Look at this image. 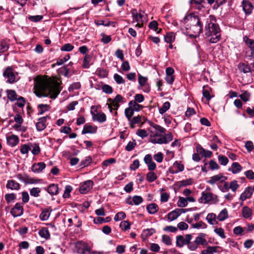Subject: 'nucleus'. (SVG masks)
<instances>
[{
  "instance_id": "nucleus-1",
  "label": "nucleus",
  "mask_w": 254,
  "mask_h": 254,
  "mask_svg": "<svg viewBox=\"0 0 254 254\" xmlns=\"http://www.w3.org/2000/svg\"><path fill=\"white\" fill-rule=\"evenodd\" d=\"M34 93L39 97L55 99L61 92L60 83L55 78L38 76L34 79Z\"/></svg>"
},
{
  "instance_id": "nucleus-2",
  "label": "nucleus",
  "mask_w": 254,
  "mask_h": 254,
  "mask_svg": "<svg viewBox=\"0 0 254 254\" xmlns=\"http://www.w3.org/2000/svg\"><path fill=\"white\" fill-rule=\"evenodd\" d=\"M205 34L207 37H210L209 41L212 43L218 42L220 38V29L218 26L210 20H207L205 26Z\"/></svg>"
},
{
  "instance_id": "nucleus-3",
  "label": "nucleus",
  "mask_w": 254,
  "mask_h": 254,
  "mask_svg": "<svg viewBox=\"0 0 254 254\" xmlns=\"http://www.w3.org/2000/svg\"><path fill=\"white\" fill-rule=\"evenodd\" d=\"M173 140V135L171 133L166 134L164 135L156 132L149 137V141L153 143L166 144Z\"/></svg>"
},
{
  "instance_id": "nucleus-4",
  "label": "nucleus",
  "mask_w": 254,
  "mask_h": 254,
  "mask_svg": "<svg viewBox=\"0 0 254 254\" xmlns=\"http://www.w3.org/2000/svg\"><path fill=\"white\" fill-rule=\"evenodd\" d=\"M131 12L133 21L137 23L136 26L142 27L143 23L147 21V16L144 12L141 10L138 11L136 9H133Z\"/></svg>"
},
{
  "instance_id": "nucleus-5",
  "label": "nucleus",
  "mask_w": 254,
  "mask_h": 254,
  "mask_svg": "<svg viewBox=\"0 0 254 254\" xmlns=\"http://www.w3.org/2000/svg\"><path fill=\"white\" fill-rule=\"evenodd\" d=\"M199 201L203 203L216 204L219 202L218 196L211 192L203 191Z\"/></svg>"
},
{
  "instance_id": "nucleus-6",
  "label": "nucleus",
  "mask_w": 254,
  "mask_h": 254,
  "mask_svg": "<svg viewBox=\"0 0 254 254\" xmlns=\"http://www.w3.org/2000/svg\"><path fill=\"white\" fill-rule=\"evenodd\" d=\"M187 18H189L191 22L195 23V24L191 27V29L195 36H198L202 31V24L200 19L197 16L191 15L188 16Z\"/></svg>"
},
{
  "instance_id": "nucleus-7",
  "label": "nucleus",
  "mask_w": 254,
  "mask_h": 254,
  "mask_svg": "<svg viewBox=\"0 0 254 254\" xmlns=\"http://www.w3.org/2000/svg\"><path fill=\"white\" fill-rule=\"evenodd\" d=\"M192 239V236L190 234H187L185 237L179 235L176 237L177 246L182 248L184 245H187Z\"/></svg>"
},
{
  "instance_id": "nucleus-8",
  "label": "nucleus",
  "mask_w": 254,
  "mask_h": 254,
  "mask_svg": "<svg viewBox=\"0 0 254 254\" xmlns=\"http://www.w3.org/2000/svg\"><path fill=\"white\" fill-rule=\"evenodd\" d=\"M75 248L77 253L81 254H87L90 250V247L88 244L82 242L77 243Z\"/></svg>"
},
{
  "instance_id": "nucleus-9",
  "label": "nucleus",
  "mask_w": 254,
  "mask_h": 254,
  "mask_svg": "<svg viewBox=\"0 0 254 254\" xmlns=\"http://www.w3.org/2000/svg\"><path fill=\"white\" fill-rule=\"evenodd\" d=\"M91 114L93 121H97L100 123H102L106 121V116L105 114L102 112H97L96 110L95 112L91 111Z\"/></svg>"
},
{
  "instance_id": "nucleus-10",
  "label": "nucleus",
  "mask_w": 254,
  "mask_h": 254,
  "mask_svg": "<svg viewBox=\"0 0 254 254\" xmlns=\"http://www.w3.org/2000/svg\"><path fill=\"white\" fill-rule=\"evenodd\" d=\"M10 213L14 217H19L23 213V208L21 203H17L11 209Z\"/></svg>"
},
{
  "instance_id": "nucleus-11",
  "label": "nucleus",
  "mask_w": 254,
  "mask_h": 254,
  "mask_svg": "<svg viewBox=\"0 0 254 254\" xmlns=\"http://www.w3.org/2000/svg\"><path fill=\"white\" fill-rule=\"evenodd\" d=\"M3 76L7 78V81L11 83L15 81V75L10 67H7L3 73Z\"/></svg>"
},
{
  "instance_id": "nucleus-12",
  "label": "nucleus",
  "mask_w": 254,
  "mask_h": 254,
  "mask_svg": "<svg viewBox=\"0 0 254 254\" xmlns=\"http://www.w3.org/2000/svg\"><path fill=\"white\" fill-rule=\"evenodd\" d=\"M108 101L111 102V105L114 107V110L117 111L120 107L119 103L125 102V99L121 95H117L114 99H109Z\"/></svg>"
},
{
  "instance_id": "nucleus-13",
  "label": "nucleus",
  "mask_w": 254,
  "mask_h": 254,
  "mask_svg": "<svg viewBox=\"0 0 254 254\" xmlns=\"http://www.w3.org/2000/svg\"><path fill=\"white\" fill-rule=\"evenodd\" d=\"M186 209L183 208H177L170 212L168 214V218L170 221L176 219L182 213H185Z\"/></svg>"
},
{
  "instance_id": "nucleus-14",
  "label": "nucleus",
  "mask_w": 254,
  "mask_h": 254,
  "mask_svg": "<svg viewBox=\"0 0 254 254\" xmlns=\"http://www.w3.org/2000/svg\"><path fill=\"white\" fill-rule=\"evenodd\" d=\"M226 179L227 178L225 176H223L221 174H219L211 177L207 182L212 185H213L217 182L223 183Z\"/></svg>"
},
{
  "instance_id": "nucleus-15",
  "label": "nucleus",
  "mask_w": 254,
  "mask_h": 254,
  "mask_svg": "<svg viewBox=\"0 0 254 254\" xmlns=\"http://www.w3.org/2000/svg\"><path fill=\"white\" fill-rule=\"evenodd\" d=\"M93 185V181L91 180L86 181L81 185L79 188V191L81 193L85 194L91 190Z\"/></svg>"
},
{
  "instance_id": "nucleus-16",
  "label": "nucleus",
  "mask_w": 254,
  "mask_h": 254,
  "mask_svg": "<svg viewBox=\"0 0 254 254\" xmlns=\"http://www.w3.org/2000/svg\"><path fill=\"white\" fill-rule=\"evenodd\" d=\"M184 170V166L178 161H176L172 168L169 169V172L171 174H177Z\"/></svg>"
},
{
  "instance_id": "nucleus-17",
  "label": "nucleus",
  "mask_w": 254,
  "mask_h": 254,
  "mask_svg": "<svg viewBox=\"0 0 254 254\" xmlns=\"http://www.w3.org/2000/svg\"><path fill=\"white\" fill-rule=\"evenodd\" d=\"M46 167V164L44 162L34 163L31 167V170L34 173H39Z\"/></svg>"
},
{
  "instance_id": "nucleus-18",
  "label": "nucleus",
  "mask_w": 254,
  "mask_h": 254,
  "mask_svg": "<svg viewBox=\"0 0 254 254\" xmlns=\"http://www.w3.org/2000/svg\"><path fill=\"white\" fill-rule=\"evenodd\" d=\"M242 6L244 12L247 14H250L254 8L252 3L248 0H243Z\"/></svg>"
},
{
  "instance_id": "nucleus-19",
  "label": "nucleus",
  "mask_w": 254,
  "mask_h": 254,
  "mask_svg": "<svg viewBox=\"0 0 254 254\" xmlns=\"http://www.w3.org/2000/svg\"><path fill=\"white\" fill-rule=\"evenodd\" d=\"M7 144L12 146H16L19 142V139L18 137L16 135H11L6 137Z\"/></svg>"
},
{
  "instance_id": "nucleus-20",
  "label": "nucleus",
  "mask_w": 254,
  "mask_h": 254,
  "mask_svg": "<svg viewBox=\"0 0 254 254\" xmlns=\"http://www.w3.org/2000/svg\"><path fill=\"white\" fill-rule=\"evenodd\" d=\"M253 190L251 187H248L246 188L244 192H243L241 196L240 199L242 200H245L247 198H250L253 194Z\"/></svg>"
},
{
  "instance_id": "nucleus-21",
  "label": "nucleus",
  "mask_w": 254,
  "mask_h": 254,
  "mask_svg": "<svg viewBox=\"0 0 254 254\" xmlns=\"http://www.w3.org/2000/svg\"><path fill=\"white\" fill-rule=\"evenodd\" d=\"M47 117H44L39 119L38 122L37 123L36 126L38 131H42L46 127V122Z\"/></svg>"
},
{
  "instance_id": "nucleus-22",
  "label": "nucleus",
  "mask_w": 254,
  "mask_h": 254,
  "mask_svg": "<svg viewBox=\"0 0 254 254\" xmlns=\"http://www.w3.org/2000/svg\"><path fill=\"white\" fill-rule=\"evenodd\" d=\"M97 127H94L91 125H89L88 124H86L83 127V129L82 131V134H86V133H95L97 131Z\"/></svg>"
},
{
  "instance_id": "nucleus-23",
  "label": "nucleus",
  "mask_w": 254,
  "mask_h": 254,
  "mask_svg": "<svg viewBox=\"0 0 254 254\" xmlns=\"http://www.w3.org/2000/svg\"><path fill=\"white\" fill-rule=\"evenodd\" d=\"M143 201V198L138 195L133 196L130 200H128L127 203L129 205H137Z\"/></svg>"
},
{
  "instance_id": "nucleus-24",
  "label": "nucleus",
  "mask_w": 254,
  "mask_h": 254,
  "mask_svg": "<svg viewBox=\"0 0 254 254\" xmlns=\"http://www.w3.org/2000/svg\"><path fill=\"white\" fill-rule=\"evenodd\" d=\"M244 40L246 44L250 48L252 57L254 59V40L249 39L248 37H245Z\"/></svg>"
},
{
  "instance_id": "nucleus-25",
  "label": "nucleus",
  "mask_w": 254,
  "mask_h": 254,
  "mask_svg": "<svg viewBox=\"0 0 254 254\" xmlns=\"http://www.w3.org/2000/svg\"><path fill=\"white\" fill-rule=\"evenodd\" d=\"M59 188L58 185L52 184L47 188V191L52 195H56L58 193Z\"/></svg>"
},
{
  "instance_id": "nucleus-26",
  "label": "nucleus",
  "mask_w": 254,
  "mask_h": 254,
  "mask_svg": "<svg viewBox=\"0 0 254 254\" xmlns=\"http://www.w3.org/2000/svg\"><path fill=\"white\" fill-rule=\"evenodd\" d=\"M206 219L211 225H216L218 223L216 220V214L213 213H210L207 214Z\"/></svg>"
},
{
  "instance_id": "nucleus-27",
  "label": "nucleus",
  "mask_w": 254,
  "mask_h": 254,
  "mask_svg": "<svg viewBox=\"0 0 254 254\" xmlns=\"http://www.w3.org/2000/svg\"><path fill=\"white\" fill-rule=\"evenodd\" d=\"M6 187L8 189L11 190H18L20 188L19 183H17L14 180H9L7 181Z\"/></svg>"
},
{
  "instance_id": "nucleus-28",
  "label": "nucleus",
  "mask_w": 254,
  "mask_h": 254,
  "mask_svg": "<svg viewBox=\"0 0 254 254\" xmlns=\"http://www.w3.org/2000/svg\"><path fill=\"white\" fill-rule=\"evenodd\" d=\"M242 167L238 162H234L232 163L230 171L233 174H237L241 171Z\"/></svg>"
},
{
  "instance_id": "nucleus-29",
  "label": "nucleus",
  "mask_w": 254,
  "mask_h": 254,
  "mask_svg": "<svg viewBox=\"0 0 254 254\" xmlns=\"http://www.w3.org/2000/svg\"><path fill=\"white\" fill-rule=\"evenodd\" d=\"M218 248L216 246H209L206 249L202 250L201 254H214L217 252Z\"/></svg>"
},
{
  "instance_id": "nucleus-30",
  "label": "nucleus",
  "mask_w": 254,
  "mask_h": 254,
  "mask_svg": "<svg viewBox=\"0 0 254 254\" xmlns=\"http://www.w3.org/2000/svg\"><path fill=\"white\" fill-rule=\"evenodd\" d=\"M228 217V213L227 209H222L217 216V219L220 221H223Z\"/></svg>"
},
{
  "instance_id": "nucleus-31",
  "label": "nucleus",
  "mask_w": 254,
  "mask_h": 254,
  "mask_svg": "<svg viewBox=\"0 0 254 254\" xmlns=\"http://www.w3.org/2000/svg\"><path fill=\"white\" fill-rule=\"evenodd\" d=\"M129 122V127L131 128H134L135 127V125L139 124L141 122V116H137L133 117L131 119L130 118V120H128Z\"/></svg>"
},
{
  "instance_id": "nucleus-32",
  "label": "nucleus",
  "mask_w": 254,
  "mask_h": 254,
  "mask_svg": "<svg viewBox=\"0 0 254 254\" xmlns=\"http://www.w3.org/2000/svg\"><path fill=\"white\" fill-rule=\"evenodd\" d=\"M7 97L11 101H14L17 99V95L16 92L13 90H7Z\"/></svg>"
},
{
  "instance_id": "nucleus-33",
  "label": "nucleus",
  "mask_w": 254,
  "mask_h": 254,
  "mask_svg": "<svg viewBox=\"0 0 254 254\" xmlns=\"http://www.w3.org/2000/svg\"><path fill=\"white\" fill-rule=\"evenodd\" d=\"M38 108L39 109L38 111V115H42L45 112L48 111L50 109V107L48 104H39L38 105Z\"/></svg>"
},
{
  "instance_id": "nucleus-34",
  "label": "nucleus",
  "mask_w": 254,
  "mask_h": 254,
  "mask_svg": "<svg viewBox=\"0 0 254 254\" xmlns=\"http://www.w3.org/2000/svg\"><path fill=\"white\" fill-rule=\"evenodd\" d=\"M146 209L150 214H155L157 212L158 207L155 203H151L147 206Z\"/></svg>"
},
{
  "instance_id": "nucleus-35",
  "label": "nucleus",
  "mask_w": 254,
  "mask_h": 254,
  "mask_svg": "<svg viewBox=\"0 0 254 254\" xmlns=\"http://www.w3.org/2000/svg\"><path fill=\"white\" fill-rule=\"evenodd\" d=\"M243 216L245 218H250L252 215V210L247 206L243 207L242 210Z\"/></svg>"
},
{
  "instance_id": "nucleus-36",
  "label": "nucleus",
  "mask_w": 254,
  "mask_h": 254,
  "mask_svg": "<svg viewBox=\"0 0 254 254\" xmlns=\"http://www.w3.org/2000/svg\"><path fill=\"white\" fill-rule=\"evenodd\" d=\"M128 106L132 109L134 112L138 111L143 107L142 106L134 102V101H130L128 103Z\"/></svg>"
},
{
  "instance_id": "nucleus-37",
  "label": "nucleus",
  "mask_w": 254,
  "mask_h": 254,
  "mask_svg": "<svg viewBox=\"0 0 254 254\" xmlns=\"http://www.w3.org/2000/svg\"><path fill=\"white\" fill-rule=\"evenodd\" d=\"M39 235L46 239H48L50 237V233L48 230L46 228H43L39 232Z\"/></svg>"
},
{
  "instance_id": "nucleus-38",
  "label": "nucleus",
  "mask_w": 254,
  "mask_h": 254,
  "mask_svg": "<svg viewBox=\"0 0 254 254\" xmlns=\"http://www.w3.org/2000/svg\"><path fill=\"white\" fill-rule=\"evenodd\" d=\"M175 39V34L173 33H169L164 37L165 41L168 43H173Z\"/></svg>"
},
{
  "instance_id": "nucleus-39",
  "label": "nucleus",
  "mask_w": 254,
  "mask_h": 254,
  "mask_svg": "<svg viewBox=\"0 0 254 254\" xmlns=\"http://www.w3.org/2000/svg\"><path fill=\"white\" fill-rule=\"evenodd\" d=\"M91 60V56L89 55H86L83 63V66L85 68H88L90 66V63Z\"/></svg>"
},
{
  "instance_id": "nucleus-40",
  "label": "nucleus",
  "mask_w": 254,
  "mask_h": 254,
  "mask_svg": "<svg viewBox=\"0 0 254 254\" xmlns=\"http://www.w3.org/2000/svg\"><path fill=\"white\" fill-rule=\"evenodd\" d=\"M192 182L193 181L191 179H189L178 182V185L180 187H185L191 185L192 184Z\"/></svg>"
},
{
  "instance_id": "nucleus-41",
  "label": "nucleus",
  "mask_w": 254,
  "mask_h": 254,
  "mask_svg": "<svg viewBox=\"0 0 254 254\" xmlns=\"http://www.w3.org/2000/svg\"><path fill=\"white\" fill-rule=\"evenodd\" d=\"M134 111L129 106L125 110V114L128 120H130V118L133 116Z\"/></svg>"
},
{
  "instance_id": "nucleus-42",
  "label": "nucleus",
  "mask_w": 254,
  "mask_h": 254,
  "mask_svg": "<svg viewBox=\"0 0 254 254\" xmlns=\"http://www.w3.org/2000/svg\"><path fill=\"white\" fill-rule=\"evenodd\" d=\"M170 107V102L167 101L165 102L162 107L159 109V113L161 114H163L167 111H168Z\"/></svg>"
},
{
  "instance_id": "nucleus-43",
  "label": "nucleus",
  "mask_w": 254,
  "mask_h": 254,
  "mask_svg": "<svg viewBox=\"0 0 254 254\" xmlns=\"http://www.w3.org/2000/svg\"><path fill=\"white\" fill-rule=\"evenodd\" d=\"M239 97L243 101L246 102L250 100L251 94L248 91H245Z\"/></svg>"
},
{
  "instance_id": "nucleus-44",
  "label": "nucleus",
  "mask_w": 254,
  "mask_h": 254,
  "mask_svg": "<svg viewBox=\"0 0 254 254\" xmlns=\"http://www.w3.org/2000/svg\"><path fill=\"white\" fill-rule=\"evenodd\" d=\"M138 83L141 86H145L147 85V78L141 75H138Z\"/></svg>"
},
{
  "instance_id": "nucleus-45",
  "label": "nucleus",
  "mask_w": 254,
  "mask_h": 254,
  "mask_svg": "<svg viewBox=\"0 0 254 254\" xmlns=\"http://www.w3.org/2000/svg\"><path fill=\"white\" fill-rule=\"evenodd\" d=\"M149 27L150 29L154 30L157 33H160L161 31V29L158 30V23L156 21H153L151 22L149 24Z\"/></svg>"
},
{
  "instance_id": "nucleus-46",
  "label": "nucleus",
  "mask_w": 254,
  "mask_h": 254,
  "mask_svg": "<svg viewBox=\"0 0 254 254\" xmlns=\"http://www.w3.org/2000/svg\"><path fill=\"white\" fill-rule=\"evenodd\" d=\"M31 149L30 146L28 144H23L20 146V152L22 154H27Z\"/></svg>"
},
{
  "instance_id": "nucleus-47",
  "label": "nucleus",
  "mask_w": 254,
  "mask_h": 254,
  "mask_svg": "<svg viewBox=\"0 0 254 254\" xmlns=\"http://www.w3.org/2000/svg\"><path fill=\"white\" fill-rule=\"evenodd\" d=\"M157 179V176L154 172H150L147 173L146 176V179L149 182H152Z\"/></svg>"
},
{
  "instance_id": "nucleus-48",
  "label": "nucleus",
  "mask_w": 254,
  "mask_h": 254,
  "mask_svg": "<svg viewBox=\"0 0 254 254\" xmlns=\"http://www.w3.org/2000/svg\"><path fill=\"white\" fill-rule=\"evenodd\" d=\"M178 206L180 207H184L187 206L188 202L186 198L180 197L177 202Z\"/></svg>"
},
{
  "instance_id": "nucleus-49",
  "label": "nucleus",
  "mask_w": 254,
  "mask_h": 254,
  "mask_svg": "<svg viewBox=\"0 0 254 254\" xmlns=\"http://www.w3.org/2000/svg\"><path fill=\"white\" fill-rule=\"evenodd\" d=\"M130 224L128 221H123L120 223V227L124 230L126 231L130 228Z\"/></svg>"
},
{
  "instance_id": "nucleus-50",
  "label": "nucleus",
  "mask_w": 254,
  "mask_h": 254,
  "mask_svg": "<svg viewBox=\"0 0 254 254\" xmlns=\"http://www.w3.org/2000/svg\"><path fill=\"white\" fill-rule=\"evenodd\" d=\"M50 213L48 210H45L42 211L40 215V218L42 220L45 221L48 219Z\"/></svg>"
},
{
  "instance_id": "nucleus-51",
  "label": "nucleus",
  "mask_w": 254,
  "mask_h": 254,
  "mask_svg": "<svg viewBox=\"0 0 254 254\" xmlns=\"http://www.w3.org/2000/svg\"><path fill=\"white\" fill-rule=\"evenodd\" d=\"M74 48L73 46L69 43H67L63 45L61 48V50L62 51H66L70 52Z\"/></svg>"
},
{
  "instance_id": "nucleus-52",
  "label": "nucleus",
  "mask_w": 254,
  "mask_h": 254,
  "mask_svg": "<svg viewBox=\"0 0 254 254\" xmlns=\"http://www.w3.org/2000/svg\"><path fill=\"white\" fill-rule=\"evenodd\" d=\"M214 232L217 234L221 238L224 239L226 236L224 233V231L222 228H216L214 230Z\"/></svg>"
},
{
  "instance_id": "nucleus-53",
  "label": "nucleus",
  "mask_w": 254,
  "mask_h": 254,
  "mask_svg": "<svg viewBox=\"0 0 254 254\" xmlns=\"http://www.w3.org/2000/svg\"><path fill=\"white\" fill-rule=\"evenodd\" d=\"M219 163L223 166H225L228 162V159L224 155H219L218 157Z\"/></svg>"
},
{
  "instance_id": "nucleus-54",
  "label": "nucleus",
  "mask_w": 254,
  "mask_h": 254,
  "mask_svg": "<svg viewBox=\"0 0 254 254\" xmlns=\"http://www.w3.org/2000/svg\"><path fill=\"white\" fill-rule=\"evenodd\" d=\"M239 187V185H238L237 181L236 180H234L230 183L229 189L233 192L236 191Z\"/></svg>"
},
{
  "instance_id": "nucleus-55",
  "label": "nucleus",
  "mask_w": 254,
  "mask_h": 254,
  "mask_svg": "<svg viewBox=\"0 0 254 254\" xmlns=\"http://www.w3.org/2000/svg\"><path fill=\"white\" fill-rule=\"evenodd\" d=\"M40 191L41 190L39 188H33L30 190V194L31 195L34 197H38L39 195Z\"/></svg>"
},
{
  "instance_id": "nucleus-56",
  "label": "nucleus",
  "mask_w": 254,
  "mask_h": 254,
  "mask_svg": "<svg viewBox=\"0 0 254 254\" xmlns=\"http://www.w3.org/2000/svg\"><path fill=\"white\" fill-rule=\"evenodd\" d=\"M126 217L125 212L121 211L118 212L114 217V220L116 221H120L124 219Z\"/></svg>"
},
{
  "instance_id": "nucleus-57",
  "label": "nucleus",
  "mask_w": 254,
  "mask_h": 254,
  "mask_svg": "<svg viewBox=\"0 0 254 254\" xmlns=\"http://www.w3.org/2000/svg\"><path fill=\"white\" fill-rule=\"evenodd\" d=\"M114 78L118 84H124L125 83V80L122 76L117 73L114 74Z\"/></svg>"
},
{
  "instance_id": "nucleus-58",
  "label": "nucleus",
  "mask_w": 254,
  "mask_h": 254,
  "mask_svg": "<svg viewBox=\"0 0 254 254\" xmlns=\"http://www.w3.org/2000/svg\"><path fill=\"white\" fill-rule=\"evenodd\" d=\"M5 198L7 203H10L14 201L15 199L16 196L13 193H7L5 195Z\"/></svg>"
},
{
  "instance_id": "nucleus-59",
  "label": "nucleus",
  "mask_w": 254,
  "mask_h": 254,
  "mask_svg": "<svg viewBox=\"0 0 254 254\" xmlns=\"http://www.w3.org/2000/svg\"><path fill=\"white\" fill-rule=\"evenodd\" d=\"M194 241L198 246L199 245H205L207 244L206 240L204 238L201 237H197L195 238Z\"/></svg>"
},
{
  "instance_id": "nucleus-60",
  "label": "nucleus",
  "mask_w": 254,
  "mask_h": 254,
  "mask_svg": "<svg viewBox=\"0 0 254 254\" xmlns=\"http://www.w3.org/2000/svg\"><path fill=\"white\" fill-rule=\"evenodd\" d=\"M162 241L166 245L169 246L172 244V240L170 237L166 235H163L162 236Z\"/></svg>"
},
{
  "instance_id": "nucleus-61",
  "label": "nucleus",
  "mask_w": 254,
  "mask_h": 254,
  "mask_svg": "<svg viewBox=\"0 0 254 254\" xmlns=\"http://www.w3.org/2000/svg\"><path fill=\"white\" fill-rule=\"evenodd\" d=\"M72 190V188L70 186H66L63 197L64 198H68L70 196V192Z\"/></svg>"
},
{
  "instance_id": "nucleus-62",
  "label": "nucleus",
  "mask_w": 254,
  "mask_h": 254,
  "mask_svg": "<svg viewBox=\"0 0 254 254\" xmlns=\"http://www.w3.org/2000/svg\"><path fill=\"white\" fill-rule=\"evenodd\" d=\"M70 58V56L69 55H66L65 56L64 58L63 59H59L57 60V61L56 62V64L58 65H62L64 64L65 62L68 61Z\"/></svg>"
},
{
  "instance_id": "nucleus-63",
  "label": "nucleus",
  "mask_w": 254,
  "mask_h": 254,
  "mask_svg": "<svg viewBox=\"0 0 254 254\" xmlns=\"http://www.w3.org/2000/svg\"><path fill=\"white\" fill-rule=\"evenodd\" d=\"M136 134L141 137L142 138H143L148 135V133L146 130L144 129H139L136 131Z\"/></svg>"
},
{
  "instance_id": "nucleus-64",
  "label": "nucleus",
  "mask_w": 254,
  "mask_h": 254,
  "mask_svg": "<svg viewBox=\"0 0 254 254\" xmlns=\"http://www.w3.org/2000/svg\"><path fill=\"white\" fill-rule=\"evenodd\" d=\"M102 90L104 92L107 94H111L113 92V88L109 85H104L102 87Z\"/></svg>"
}]
</instances>
